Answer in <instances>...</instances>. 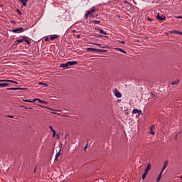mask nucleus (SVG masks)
<instances>
[{"label": "nucleus", "mask_w": 182, "mask_h": 182, "mask_svg": "<svg viewBox=\"0 0 182 182\" xmlns=\"http://www.w3.org/2000/svg\"><path fill=\"white\" fill-rule=\"evenodd\" d=\"M94 12H96V9H95V7H92L91 10L87 11V13L85 14V19H88L89 15L90 18H95V16H93Z\"/></svg>", "instance_id": "f257e3e1"}, {"label": "nucleus", "mask_w": 182, "mask_h": 182, "mask_svg": "<svg viewBox=\"0 0 182 182\" xmlns=\"http://www.w3.org/2000/svg\"><path fill=\"white\" fill-rule=\"evenodd\" d=\"M23 42H26V43H28V45L31 44V42L29 41V40H28L27 36H23L22 39H18L16 41V43H22Z\"/></svg>", "instance_id": "f03ea898"}, {"label": "nucleus", "mask_w": 182, "mask_h": 182, "mask_svg": "<svg viewBox=\"0 0 182 182\" xmlns=\"http://www.w3.org/2000/svg\"><path fill=\"white\" fill-rule=\"evenodd\" d=\"M13 33H21V32H25V28L20 27L18 28L13 29Z\"/></svg>", "instance_id": "7ed1b4c3"}, {"label": "nucleus", "mask_w": 182, "mask_h": 182, "mask_svg": "<svg viewBox=\"0 0 182 182\" xmlns=\"http://www.w3.org/2000/svg\"><path fill=\"white\" fill-rule=\"evenodd\" d=\"M87 52H105V50L102 49H96L93 48H87Z\"/></svg>", "instance_id": "20e7f679"}, {"label": "nucleus", "mask_w": 182, "mask_h": 182, "mask_svg": "<svg viewBox=\"0 0 182 182\" xmlns=\"http://www.w3.org/2000/svg\"><path fill=\"white\" fill-rule=\"evenodd\" d=\"M132 113H134V114H136V113H138V116L143 115V112H141V109H134Z\"/></svg>", "instance_id": "39448f33"}, {"label": "nucleus", "mask_w": 182, "mask_h": 182, "mask_svg": "<svg viewBox=\"0 0 182 182\" xmlns=\"http://www.w3.org/2000/svg\"><path fill=\"white\" fill-rule=\"evenodd\" d=\"M114 96H116V97H118L120 99V97H122V93H120V92H119V90H114Z\"/></svg>", "instance_id": "423d86ee"}, {"label": "nucleus", "mask_w": 182, "mask_h": 182, "mask_svg": "<svg viewBox=\"0 0 182 182\" xmlns=\"http://www.w3.org/2000/svg\"><path fill=\"white\" fill-rule=\"evenodd\" d=\"M149 129H150L149 134H151L152 136H154L156 134V132H154V125H151Z\"/></svg>", "instance_id": "0eeeda50"}, {"label": "nucleus", "mask_w": 182, "mask_h": 182, "mask_svg": "<svg viewBox=\"0 0 182 182\" xmlns=\"http://www.w3.org/2000/svg\"><path fill=\"white\" fill-rule=\"evenodd\" d=\"M67 65L69 68L70 66H73L75 65H77V61H68V62H67Z\"/></svg>", "instance_id": "6e6552de"}, {"label": "nucleus", "mask_w": 182, "mask_h": 182, "mask_svg": "<svg viewBox=\"0 0 182 182\" xmlns=\"http://www.w3.org/2000/svg\"><path fill=\"white\" fill-rule=\"evenodd\" d=\"M156 18L159 19V21H164V19H166V16L164 15L160 16V14H157Z\"/></svg>", "instance_id": "1a4fd4ad"}, {"label": "nucleus", "mask_w": 182, "mask_h": 182, "mask_svg": "<svg viewBox=\"0 0 182 182\" xmlns=\"http://www.w3.org/2000/svg\"><path fill=\"white\" fill-rule=\"evenodd\" d=\"M58 35H52L50 36V41H55V39H58Z\"/></svg>", "instance_id": "9d476101"}, {"label": "nucleus", "mask_w": 182, "mask_h": 182, "mask_svg": "<svg viewBox=\"0 0 182 182\" xmlns=\"http://www.w3.org/2000/svg\"><path fill=\"white\" fill-rule=\"evenodd\" d=\"M23 102H26L27 103H35V102H38V100H35V99H33V100H23Z\"/></svg>", "instance_id": "9b49d317"}, {"label": "nucleus", "mask_w": 182, "mask_h": 182, "mask_svg": "<svg viewBox=\"0 0 182 182\" xmlns=\"http://www.w3.org/2000/svg\"><path fill=\"white\" fill-rule=\"evenodd\" d=\"M168 164V161H167L164 163V166H163V168L161 170L162 173H163V171H164V170H166Z\"/></svg>", "instance_id": "f8f14e48"}, {"label": "nucleus", "mask_w": 182, "mask_h": 182, "mask_svg": "<svg viewBox=\"0 0 182 182\" xmlns=\"http://www.w3.org/2000/svg\"><path fill=\"white\" fill-rule=\"evenodd\" d=\"M49 129L53 133V137H55V136H56V131H55V129H53V127L52 126H49Z\"/></svg>", "instance_id": "ddd939ff"}, {"label": "nucleus", "mask_w": 182, "mask_h": 182, "mask_svg": "<svg viewBox=\"0 0 182 182\" xmlns=\"http://www.w3.org/2000/svg\"><path fill=\"white\" fill-rule=\"evenodd\" d=\"M151 168V166L150 164H148L144 172L145 174H147Z\"/></svg>", "instance_id": "4468645a"}, {"label": "nucleus", "mask_w": 182, "mask_h": 182, "mask_svg": "<svg viewBox=\"0 0 182 182\" xmlns=\"http://www.w3.org/2000/svg\"><path fill=\"white\" fill-rule=\"evenodd\" d=\"M1 87H8L9 86V83H0Z\"/></svg>", "instance_id": "2eb2a0df"}, {"label": "nucleus", "mask_w": 182, "mask_h": 182, "mask_svg": "<svg viewBox=\"0 0 182 182\" xmlns=\"http://www.w3.org/2000/svg\"><path fill=\"white\" fill-rule=\"evenodd\" d=\"M34 100H37V101L39 102V103H44L45 105H48L47 102L40 100L39 98H35Z\"/></svg>", "instance_id": "dca6fc26"}, {"label": "nucleus", "mask_w": 182, "mask_h": 182, "mask_svg": "<svg viewBox=\"0 0 182 182\" xmlns=\"http://www.w3.org/2000/svg\"><path fill=\"white\" fill-rule=\"evenodd\" d=\"M61 149H60L59 152H58L55 155V161H58V158L59 157V156H60V151H61Z\"/></svg>", "instance_id": "f3484780"}, {"label": "nucleus", "mask_w": 182, "mask_h": 182, "mask_svg": "<svg viewBox=\"0 0 182 182\" xmlns=\"http://www.w3.org/2000/svg\"><path fill=\"white\" fill-rule=\"evenodd\" d=\"M180 83V80H176L175 81H173L171 85H178Z\"/></svg>", "instance_id": "a211bd4d"}, {"label": "nucleus", "mask_w": 182, "mask_h": 182, "mask_svg": "<svg viewBox=\"0 0 182 182\" xmlns=\"http://www.w3.org/2000/svg\"><path fill=\"white\" fill-rule=\"evenodd\" d=\"M97 30L99 31L100 33H102V35H107V33H106V31H105L102 29L97 28Z\"/></svg>", "instance_id": "6ab92c4d"}, {"label": "nucleus", "mask_w": 182, "mask_h": 182, "mask_svg": "<svg viewBox=\"0 0 182 182\" xmlns=\"http://www.w3.org/2000/svg\"><path fill=\"white\" fill-rule=\"evenodd\" d=\"M162 174H163V171H161V173H159V176H158V178H157V179H156V181H157V182H159V181H160V180H161V176H162Z\"/></svg>", "instance_id": "aec40b11"}, {"label": "nucleus", "mask_w": 182, "mask_h": 182, "mask_svg": "<svg viewBox=\"0 0 182 182\" xmlns=\"http://www.w3.org/2000/svg\"><path fill=\"white\" fill-rule=\"evenodd\" d=\"M115 50H119V52H122V53H126V50H124L122 48H116Z\"/></svg>", "instance_id": "412c9836"}, {"label": "nucleus", "mask_w": 182, "mask_h": 182, "mask_svg": "<svg viewBox=\"0 0 182 182\" xmlns=\"http://www.w3.org/2000/svg\"><path fill=\"white\" fill-rule=\"evenodd\" d=\"M8 90H21V88H19V87H11V88H8Z\"/></svg>", "instance_id": "4be33fe9"}, {"label": "nucleus", "mask_w": 182, "mask_h": 182, "mask_svg": "<svg viewBox=\"0 0 182 182\" xmlns=\"http://www.w3.org/2000/svg\"><path fill=\"white\" fill-rule=\"evenodd\" d=\"M60 68H69V67L68 66V63H65L64 64H61L60 65Z\"/></svg>", "instance_id": "5701e85b"}, {"label": "nucleus", "mask_w": 182, "mask_h": 182, "mask_svg": "<svg viewBox=\"0 0 182 182\" xmlns=\"http://www.w3.org/2000/svg\"><path fill=\"white\" fill-rule=\"evenodd\" d=\"M26 2H28V0L21 1V4L23 6H26Z\"/></svg>", "instance_id": "b1692460"}, {"label": "nucleus", "mask_w": 182, "mask_h": 182, "mask_svg": "<svg viewBox=\"0 0 182 182\" xmlns=\"http://www.w3.org/2000/svg\"><path fill=\"white\" fill-rule=\"evenodd\" d=\"M92 23H95L96 25H99V23H100V21H97V20L93 21Z\"/></svg>", "instance_id": "393cba45"}, {"label": "nucleus", "mask_w": 182, "mask_h": 182, "mask_svg": "<svg viewBox=\"0 0 182 182\" xmlns=\"http://www.w3.org/2000/svg\"><path fill=\"white\" fill-rule=\"evenodd\" d=\"M171 33H176V35H178V31H176V30H173L171 31H170Z\"/></svg>", "instance_id": "a878e982"}, {"label": "nucleus", "mask_w": 182, "mask_h": 182, "mask_svg": "<svg viewBox=\"0 0 182 182\" xmlns=\"http://www.w3.org/2000/svg\"><path fill=\"white\" fill-rule=\"evenodd\" d=\"M38 85H43L45 86L46 87H48V84H46V83L39 82Z\"/></svg>", "instance_id": "bb28decb"}, {"label": "nucleus", "mask_w": 182, "mask_h": 182, "mask_svg": "<svg viewBox=\"0 0 182 182\" xmlns=\"http://www.w3.org/2000/svg\"><path fill=\"white\" fill-rule=\"evenodd\" d=\"M146 176H147V174H146V173L144 172V173L142 175V180H144L146 178Z\"/></svg>", "instance_id": "cd10ccee"}, {"label": "nucleus", "mask_w": 182, "mask_h": 182, "mask_svg": "<svg viewBox=\"0 0 182 182\" xmlns=\"http://www.w3.org/2000/svg\"><path fill=\"white\" fill-rule=\"evenodd\" d=\"M17 12L18 14H19V15H22V13L21 12V11H19V9H17Z\"/></svg>", "instance_id": "c85d7f7f"}, {"label": "nucleus", "mask_w": 182, "mask_h": 182, "mask_svg": "<svg viewBox=\"0 0 182 182\" xmlns=\"http://www.w3.org/2000/svg\"><path fill=\"white\" fill-rule=\"evenodd\" d=\"M95 38H102L101 35H95Z\"/></svg>", "instance_id": "c756f323"}, {"label": "nucleus", "mask_w": 182, "mask_h": 182, "mask_svg": "<svg viewBox=\"0 0 182 182\" xmlns=\"http://www.w3.org/2000/svg\"><path fill=\"white\" fill-rule=\"evenodd\" d=\"M45 41H46V42H49V38L46 37V38H45Z\"/></svg>", "instance_id": "7c9ffc66"}, {"label": "nucleus", "mask_w": 182, "mask_h": 182, "mask_svg": "<svg viewBox=\"0 0 182 182\" xmlns=\"http://www.w3.org/2000/svg\"><path fill=\"white\" fill-rule=\"evenodd\" d=\"M7 117H9L10 119H12V118H14V116H12V115H9V116H7Z\"/></svg>", "instance_id": "2f4dec72"}, {"label": "nucleus", "mask_w": 182, "mask_h": 182, "mask_svg": "<svg viewBox=\"0 0 182 182\" xmlns=\"http://www.w3.org/2000/svg\"><path fill=\"white\" fill-rule=\"evenodd\" d=\"M176 18H177V19H182V16H178Z\"/></svg>", "instance_id": "473e14b6"}, {"label": "nucleus", "mask_w": 182, "mask_h": 182, "mask_svg": "<svg viewBox=\"0 0 182 182\" xmlns=\"http://www.w3.org/2000/svg\"><path fill=\"white\" fill-rule=\"evenodd\" d=\"M147 21H153V19L150 18V17H148V18H147Z\"/></svg>", "instance_id": "72a5a7b5"}, {"label": "nucleus", "mask_w": 182, "mask_h": 182, "mask_svg": "<svg viewBox=\"0 0 182 182\" xmlns=\"http://www.w3.org/2000/svg\"><path fill=\"white\" fill-rule=\"evenodd\" d=\"M0 82H7L6 80H0Z\"/></svg>", "instance_id": "f704fd0d"}, {"label": "nucleus", "mask_w": 182, "mask_h": 182, "mask_svg": "<svg viewBox=\"0 0 182 182\" xmlns=\"http://www.w3.org/2000/svg\"><path fill=\"white\" fill-rule=\"evenodd\" d=\"M178 35H182V32L178 31Z\"/></svg>", "instance_id": "c9c22d12"}, {"label": "nucleus", "mask_w": 182, "mask_h": 182, "mask_svg": "<svg viewBox=\"0 0 182 182\" xmlns=\"http://www.w3.org/2000/svg\"><path fill=\"white\" fill-rule=\"evenodd\" d=\"M6 82H10L11 83H14L13 80H7Z\"/></svg>", "instance_id": "e433bc0d"}, {"label": "nucleus", "mask_w": 182, "mask_h": 182, "mask_svg": "<svg viewBox=\"0 0 182 182\" xmlns=\"http://www.w3.org/2000/svg\"><path fill=\"white\" fill-rule=\"evenodd\" d=\"M13 83H15V85H18V82L16 81H13Z\"/></svg>", "instance_id": "4c0bfd02"}, {"label": "nucleus", "mask_w": 182, "mask_h": 182, "mask_svg": "<svg viewBox=\"0 0 182 182\" xmlns=\"http://www.w3.org/2000/svg\"><path fill=\"white\" fill-rule=\"evenodd\" d=\"M87 149V144L85 146L84 150H86Z\"/></svg>", "instance_id": "58836bf2"}, {"label": "nucleus", "mask_w": 182, "mask_h": 182, "mask_svg": "<svg viewBox=\"0 0 182 182\" xmlns=\"http://www.w3.org/2000/svg\"><path fill=\"white\" fill-rule=\"evenodd\" d=\"M120 43H122V45H124V41H121Z\"/></svg>", "instance_id": "ea45409f"}, {"label": "nucleus", "mask_w": 182, "mask_h": 182, "mask_svg": "<svg viewBox=\"0 0 182 182\" xmlns=\"http://www.w3.org/2000/svg\"><path fill=\"white\" fill-rule=\"evenodd\" d=\"M33 173H36V168H35Z\"/></svg>", "instance_id": "a19ab883"}, {"label": "nucleus", "mask_w": 182, "mask_h": 182, "mask_svg": "<svg viewBox=\"0 0 182 182\" xmlns=\"http://www.w3.org/2000/svg\"><path fill=\"white\" fill-rule=\"evenodd\" d=\"M3 6H4V5H3V4L0 5V8H2Z\"/></svg>", "instance_id": "79ce46f5"}, {"label": "nucleus", "mask_w": 182, "mask_h": 182, "mask_svg": "<svg viewBox=\"0 0 182 182\" xmlns=\"http://www.w3.org/2000/svg\"><path fill=\"white\" fill-rule=\"evenodd\" d=\"M97 16H99V15H98V14H97V15H96V18H97Z\"/></svg>", "instance_id": "37998d69"}, {"label": "nucleus", "mask_w": 182, "mask_h": 182, "mask_svg": "<svg viewBox=\"0 0 182 182\" xmlns=\"http://www.w3.org/2000/svg\"><path fill=\"white\" fill-rule=\"evenodd\" d=\"M97 46H100V44H97Z\"/></svg>", "instance_id": "c03bdc74"}, {"label": "nucleus", "mask_w": 182, "mask_h": 182, "mask_svg": "<svg viewBox=\"0 0 182 182\" xmlns=\"http://www.w3.org/2000/svg\"><path fill=\"white\" fill-rule=\"evenodd\" d=\"M179 178H181V180H182V176H179Z\"/></svg>", "instance_id": "a18cd8bd"}, {"label": "nucleus", "mask_w": 182, "mask_h": 182, "mask_svg": "<svg viewBox=\"0 0 182 182\" xmlns=\"http://www.w3.org/2000/svg\"><path fill=\"white\" fill-rule=\"evenodd\" d=\"M22 1H23V0H19L20 2H22Z\"/></svg>", "instance_id": "49530a36"}]
</instances>
